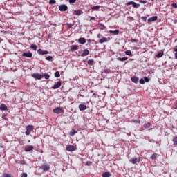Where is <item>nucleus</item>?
<instances>
[{
    "label": "nucleus",
    "instance_id": "f257e3e1",
    "mask_svg": "<svg viewBox=\"0 0 177 177\" xmlns=\"http://www.w3.org/2000/svg\"><path fill=\"white\" fill-rule=\"evenodd\" d=\"M34 130V126L32 125H28L26 127V131L25 132V134L28 136L30 133H31V131Z\"/></svg>",
    "mask_w": 177,
    "mask_h": 177
},
{
    "label": "nucleus",
    "instance_id": "f03ea898",
    "mask_svg": "<svg viewBox=\"0 0 177 177\" xmlns=\"http://www.w3.org/2000/svg\"><path fill=\"white\" fill-rule=\"evenodd\" d=\"M31 77H32V78H35V80H42V78H44V75L33 73L31 75Z\"/></svg>",
    "mask_w": 177,
    "mask_h": 177
},
{
    "label": "nucleus",
    "instance_id": "7ed1b4c3",
    "mask_svg": "<svg viewBox=\"0 0 177 177\" xmlns=\"http://www.w3.org/2000/svg\"><path fill=\"white\" fill-rule=\"evenodd\" d=\"M58 9L60 12H66L68 9V7L66 4H62L59 6Z\"/></svg>",
    "mask_w": 177,
    "mask_h": 177
},
{
    "label": "nucleus",
    "instance_id": "20e7f679",
    "mask_svg": "<svg viewBox=\"0 0 177 177\" xmlns=\"http://www.w3.org/2000/svg\"><path fill=\"white\" fill-rule=\"evenodd\" d=\"M127 6H129V5H132V6L136 8V9H138V8H139L140 6V4L136 3L134 1H129V2H127Z\"/></svg>",
    "mask_w": 177,
    "mask_h": 177
},
{
    "label": "nucleus",
    "instance_id": "39448f33",
    "mask_svg": "<svg viewBox=\"0 0 177 177\" xmlns=\"http://www.w3.org/2000/svg\"><path fill=\"white\" fill-rule=\"evenodd\" d=\"M53 113L55 114H61V113H63V108L57 107L53 109Z\"/></svg>",
    "mask_w": 177,
    "mask_h": 177
},
{
    "label": "nucleus",
    "instance_id": "423d86ee",
    "mask_svg": "<svg viewBox=\"0 0 177 177\" xmlns=\"http://www.w3.org/2000/svg\"><path fill=\"white\" fill-rule=\"evenodd\" d=\"M37 53L39 54V55H48L49 54V52L48 51H47V50H42V49H38L37 50Z\"/></svg>",
    "mask_w": 177,
    "mask_h": 177
},
{
    "label": "nucleus",
    "instance_id": "0eeeda50",
    "mask_svg": "<svg viewBox=\"0 0 177 177\" xmlns=\"http://www.w3.org/2000/svg\"><path fill=\"white\" fill-rule=\"evenodd\" d=\"M62 86V82L58 81L57 84H54L53 86H52V89H59Z\"/></svg>",
    "mask_w": 177,
    "mask_h": 177
},
{
    "label": "nucleus",
    "instance_id": "6e6552de",
    "mask_svg": "<svg viewBox=\"0 0 177 177\" xmlns=\"http://www.w3.org/2000/svg\"><path fill=\"white\" fill-rule=\"evenodd\" d=\"M22 57H32V53L30 51L28 53H24L21 55Z\"/></svg>",
    "mask_w": 177,
    "mask_h": 177
},
{
    "label": "nucleus",
    "instance_id": "1a4fd4ad",
    "mask_svg": "<svg viewBox=\"0 0 177 177\" xmlns=\"http://www.w3.org/2000/svg\"><path fill=\"white\" fill-rule=\"evenodd\" d=\"M34 150V147L32 145H28L24 148V151L28 152V151H32Z\"/></svg>",
    "mask_w": 177,
    "mask_h": 177
},
{
    "label": "nucleus",
    "instance_id": "9d476101",
    "mask_svg": "<svg viewBox=\"0 0 177 177\" xmlns=\"http://www.w3.org/2000/svg\"><path fill=\"white\" fill-rule=\"evenodd\" d=\"M129 161L131 164H136V162H139V161H140V158H132L131 159L129 160Z\"/></svg>",
    "mask_w": 177,
    "mask_h": 177
},
{
    "label": "nucleus",
    "instance_id": "9b49d317",
    "mask_svg": "<svg viewBox=\"0 0 177 177\" xmlns=\"http://www.w3.org/2000/svg\"><path fill=\"white\" fill-rule=\"evenodd\" d=\"M67 151H74L75 150L74 145H68L66 147Z\"/></svg>",
    "mask_w": 177,
    "mask_h": 177
},
{
    "label": "nucleus",
    "instance_id": "f8f14e48",
    "mask_svg": "<svg viewBox=\"0 0 177 177\" xmlns=\"http://www.w3.org/2000/svg\"><path fill=\"white\" fill-rule=\"evenodd\" d=\"M79 44H81V45H84V44H86V39L84 37H80L78 39Z\"/></svg>",
    "mask_w": 177,
    "mask_h": 177
},
{
    "label": "nucleus",
    "instance_id": "ddd939ff",
    "mask_svg": "<svg viewBox=\"0 0 177 177\" xmlns=\"http://www.w3.org/2000/svg\"><path fill=\"white\" fill-rule=\"evenodd\" d=\"M157 19H158V17L153 16V17L149 18L147 21H148V23H151L153 21H156V20H157Z\"/></svg>",
    "mask_w": 177,
    "mask_h": 177
},
{
    "label": "nucleus",
    "instance_id": "4468645a",
    "mask_svg": "<svg viewBox=\"0 0 177 177\" xmlns=\"http://www.w3.org/2000/svg\"><path fill=\"white\" fill-rule=\"evenodd\" d=\"M131 82H133L134 84H138V82H139V77L136 76L131 77Z\"/></svg>",
    "mask_w": 177,
    "mask_h": 177
},
{
    "label": "nucleus",
    "instance_id": "2eb2a0df",
    "mask_svg": "<svg viewBox=\"0 0 177 177\" xmlns=\"http://www.w3.org/2000/svg\"><path fill=\"white\" fill-rule=\"evenodd\" d=\"M41 169H43V171H49L50 167L48 165H43L41 166Z\"/></svg>",
    "mask_w": 177,
    "mask_h": 177
},
{
    "label": "nucleus",
    "instance_id": "dca6fc26",
    "mask_svg": "<svg viewBox=\"0 0 177 177\" xmlns=\"http://www.w3.org/2000/svg\"><path fill=\"white\" fill-rule=\"evenodd\" d=\"M79 110L80 111H84V110H86V105L82 104H80L79 105Z\"/></svg>",
    "mask_w": 177,
    "mask_h": 177
},
{
    "label": "nucleus",
    "instance_id": "f3484780",
    "mask_svg": "<svg viewBox=\"0 0 177 177\" xmlns=\"http://www.w3.org/2000/svg\"><path fill=\"white\" fill-rule=\"evenodd\" d=\"M88 55H89V50L88 49H84L81 56L82 57H84L85 56H88Z\"/></svg>",
    "mask_w": 177,
    "mask_h": 177
},
{
    "label": "nucleus",
    "instance_id": "a211bd4d",
    "mask_svg": "<svg viewBox=\"0 0 177 177\" xmlns=\"http://www.w3.org/2000/svg\"><path fill=\"white\" fill-rule=\"evenodd\" d=\"M109 34H113V35H118L120 34V30H109Z\"/></svg>",
    "mask_w": 177,
    "mask_h": 177
},
{
    "label": "nucleus",
    "instance_id": "6ab92c4d",
    "mask_svg": "<svg viewBox=\"0 0 177 177\" xmlns=\"http://www.w3.org/2000/svg\"><path fill=\"white\" fill-rule=\"evenodd\" d=\"M109 40H107V37H102V39H99L98 42L99 44H104V42H107Z\"/></svg>",
    "mask_w": 177,
    "mask_h": 177
},
{
    "label": "nucleus",
    "instance_id": "aec40b11",
    "mask_svg": "<svg viewBox=\"0 0 177 177\" xmlns=\"http://www.w3.org/2000/svg\"><path fill=\"white\" fill-rule=\"evenodd\" d=\"M0 110L5 111V110H8V106L5 105V104H1L0 106Z\"/></svg>",
    "mask_w": 177,
    "mask_h": 177
},
{
    "label": "nucleus",
    "instance_id": "412c9836",
    "mask_svg": "<svg viewBox=\"0 0 177 177\" xmlns=\"http://www.w3.org/2000/svg\"><path fill=\"white\" fill-rule=\"evenodd\" d=\"M73 15L80 16V15H82V11L81 10H75Z\"/></svg>",
    "mask_w": 177,
    "mask_h": 177
},
{
    "label": "nucleus",
    "instance_id": "4be33fe9",
    "mask_svg": "<svg viewBox=\"0 0 177 177\" xmlns=\"http://www.w3.org/2000/svg\"><path fill=\"white\" fill-rule=\"evenodd\" d=\"M98 28H100V30H104L106 28V26H104V24L100 23L98 24Z\"/></svg>",
    "mask_w": 177,
    "mask_h": 177
},
{
    "label": "nucleus",
    "instance_id": "5701e85b",
    "mask_svg": "<svg viewBox=\"0 0 177 177\" xmlns=\"http://www.w3.org/2000/svg\"><path fill=\"white\" fill-rule=\"evenodd\" d=\"M117 60H118L119 62H126V60H128V57H118L116 58Z\"/></svg>",
    "mask_w": 177,
    "mask_h": 177
},
{
    "label": "nucleus",
    "instance_id": "b1692460",
    "mask_svg": "<svg viewBox=\"0 0 177 177\" xmlns=\"http://www.w3.org/2000/svg\"><path fill=\"white\" fill-rule=\"evenodd\" d=\"M111 174L110 172H104L102 174V177H111Z\"/></svg>",
    "mask_w": 177,
    "mask_h": 177
},
{
    "label": "nucleus",
    "instance_id": "393cba45",
    "mask_svg": "<svg viewBox=\"0 0 177 177\" xmlns=\"http://www.w3.org/2000/svg\"><path fill=\"white\" fill-rule=\"evenodd\" d=\"M100 8V6H95L91 8V9L93 10H99Z\"/></svg>",
    "mask_w": 177,
    "mask_h": 177
},
{
    "label": "nucleus",
    "instance_id": "a878e982",
    "mask_svg": "<svg viewBox=\"0 0 177 177\" xmlns=\"http://www.w3.org/2000/svg\"><path fill=\"white\" fill-rule=\"evenodd\" d=\"M78 49V45H73L71 46V50H77Z\"/></svg>",
    "mask_w": 177,
    "mask_h": 177
},
{
    "label": "nucleus",
    "instance_id": "bb28decb",
    "mask_svg": "<svg viewBox=\"0 0 177 177\" xmlns=\"http://www.w3.org/2000/svg\"><path fill=\"white\" fill-rule=\"evenodd\" d=\"M43 77H44L45 80H49V78H50V75H49L48 73H44Z\"/></svg>",
    "mask_w": 177,
    "mask_h": 177
},
{
    "label": "nucleus",
    "instance_id": "cd10ccee",
    "mask_svg": "<svg viewBox=\"0 0 177 177\" xmlns=\"http://www.w3.org/2000/svg\"><path fill=\"white\" fill-rule=\"evenodd\" d=\"M174 146H177V136L173 138Z\"/></svg>",
    "mask_w": 177,
    "mask_h": 177
},
{
    "label": "nucleus",
    "instance_id": "c85d7f7f",
    "mask_svg": "<svg viewBox=\"0 0 177 177\" xmlns=\"http://www.w3.org/2000/svg\"><path fill=\"white\" fill-rule=\"evenodd\" d=\"M30 48H31V49H33V50H37V48H38V46H37V45H35V44H32L30 46Z\"/></svg>",
    "mask_w": 177,
    "mask_h": 177
},
{
    "label": "nucleus",
    "instance_id": "c756f323",
    "mask_svg": "<svg viewBox=\"0 0 177 177\" xmlns=\"http://www.w3.org/2000/svg\"><path fill=\"white\" fill-rule=\"evenodd\" d=\"M125 55H127V56H132V52H131V50H126Z\"/></svg>",
    "mask_w": 177,
    "mask_h": 177
},
{
    "label": "nucleus",
    "instance_id": "7c9ffc66",
    "mask_svg": "<svg viewBox=\"0 0 177 177\" xmlns=\"http://www.w3.org/2000/svg\"><path fill=\"white\" fill-rule=\"evenodd\" d=\"M76 133H77V131H75V130L72 129L70 132V135H71V136H74V135H75Z\"/></svg>",
    "mask_w": 177,
    "mask_h": 177
},
{
    "label": "nucleus",
    "instance_id": "2f4dec72",
    "mask_svg": "<svg viewBox=\"0 0 177 177\" xmlns=\"http://www.w3.org/2000/svg\"><path fill=\"white\" fill-rule=\"evenodd\" d=\"M162 56H164V53H159L156 55V57L158 58L162 57Z\"/></svg>",
    "mask_w": 177,
    "mask_h": 177
},
{
    "label": "nucleus",
    "instance_id": "473e14b6",
    "mask_svg": "<svg viewBox=\"0 0 177 177\" xmlns=\"http://www.w3.org/2000/svg\"><path fill=\"white\" fill-rule=\"evenodd\" d=\"M55 78H59L60 77V73L59 71H56L55 73Z\"/></svg>",
    "mask_w": 177,
    "mask_h": 177
},
{
    "label": "nucleus",
    "instance_id": "72a5a7b5",
    "mask_svg": "<svg viewBox=\"0 0 177 177\" xmlns=\"http://www.w3.org/2000/svg\"><path fill=\"white\" fill-rule=\"evenodd\" d=\"M150 127H151V124H150V122L144 124L145 128H150Z\"/></svg>",
    "mask_w": 177,
    "mask_h": 177
},
{
    "label": "nucleus",
    "instance_id": "f704fd0d",
    "mask_svg": "<svg viewBox=\"0 0 177 177\" xmlns=\"http://www.w3.org/2000/svg\"><path fill=\"white\" fill-rule=\"evenodd\" d=\"M156 158H157V153L152 154V156H151V159L156 160Z\"/></svg>",
    "mask_w": 177,
    "mask_h": 177
},
{
    "label": "nucleus",
    "instance_id": "c9c22d12",
    "mask_svg": "<svg viewBox=\"0 0 177 177\" xmlns=\"http://www.w3.org/2000/svg\"><path fill=\"white\" fill-rule=\"evenodd\" d=\"M52 59H53L52 56H48L46 57V60H48V62H52Z\"/></svg>",
    "mask_w": 177,
    "mask_h": 177
},
{
    "label": "nucleus",
    "instance_id": "e433bc0d",
    "mask_svg": "<svg viewBox=\"0 0 177 177\" xmlns=\"http://www.w3.org/2000/svg\"><path fill=\"white\" fill-rule=\"evenodd\" d=\"M49 3L50 5H55V3H56V0H50Z\"/></svg>",
    "mask_w": 177,
    "mask_h": 177
},
{
    "label": "nucleus",
    "instance_id": "4c0bfd02",
    "mask_svg": "<svg viewBox=\"0 0 177 177\" xmlns=\"http://www.w3.org/2000/svg\"><path fill=\"white\" fill-rule=\"evenodd\" d=\"M104 37H103V35H102L100 33H99L97 35V38H98V39H102V38H104Z\"/></svg>",
    "mask_w": 177,
    "mask_h": 177
},
{
    "label": "nucleus",
    "instance_id": "58836bf2",
    "mask_svg": "<svg viewBox=\"0 0 177 177\" xmlns=\"http://www.w3.org/2000/svg\"><path fill=\"white\" fill-rule=\"evenodd\" d=\"M93 62V59H89L88 61H87V64H89V66H91Z\"/></svg>",
    "mask_w": 177,
    "mask_h": 177
},
{
    "label": "nucleus",
    "instance_id": "ea45409f",
    "mask_svg": "<svg viewBox=\"0 0 177 177\" xmlns=\"http://www.w3.org/2000/svg\"><path fill=\"white\" fill-rule=\"evenodd\" d=\"M143 79L145 82H149V81H150V79H149L147 77H145Z\"/></svg>",
    "mask_w": 177,
    "mask_h": 177
},
{
    "label": "nucleus",
    "instance_id": "a19ab883",
    "mask_svg": "<svg viewBox=\"0 0 177 177\" xmlns=\"http://www.w3.org/2000/svg\"><path fill=\"white\" fill-rule=\"evenodd\" d=\"M145 79H143V78H141L140 80V84H141L142 85H143L144 84H145Z\"/></svg>",
    "mask_w": 177,
    "mask_h": 177
},
{
    "label": "nucleus",
    "instance_id": "79ce46f5",
    "mask_svg": "<svg viewBox=\"0 0 177 177\" xmlns=\"http://www.w3.org/2000/svg\"><path fill=\"white\" fill-rule=\"evenodd\" d=\"M86 165H87L88 167H89V165H92V162H91V161H87V162H86Z\"/></svg>",
    "mask_w": 177,
    "mask_h": 177
},
{
    "label": "nucleus",
    "instance_id": "37998d69",
    "mask_svg": "<svg viewBox=\"0 0 177 177\" xmlns=\"http://www.w3.org/2000/svg\"><path fill=\"white\" fill-rule=\"evenodd\" d=\"M77 2V0H69V3H75Z\"/></svg>",
    "mask_w": 177,
    "mask_h": 177
},
{
    "label": "nucleus",
    "instance_id": "c03bdc74",
    "mask_svg": "<svg viewBox=\"0 0 177 177\" xmlns=\"http://www.w3.org/2000/svg\"><path fill=\"white\" fill-rule=\"evenodd\" d=\"M171 6H172L173 8H175V9L177 8V4L175 3H172V4H171Z\"/></svg>",
    "mask_w": 177,
    "mask_h": 177
},
{
    "label": "nucleus",
    "instance_id": "a18cd8bd",
    "mask_svg": "<svg viewBox=\"0 0 177 177\" xmlns=\"http://www.w3.org/2000/svg\"><path fill=\"white\" fill-rule=\"evenodd\" d=\"M68 28H71L73 27V24H67Z\"/></svg>",
    "mask_w": 177,
    "mask_h": 177
},
{
    "label": "nucleus",
    "instance_id": "49530a36",
    "mask_svg": "<svg viewBox=\"0 0 177 177\" xmlns=\"http://www.w3.org/2000/svg\"><path fill=\"white\" fill-rule=\"evenodd\" d=\"M131 42H138V39H131Z\"/></svg>",
    "mask_w": 177,
    "mask_h": 177
},
{
    "label": "nucleus",
    "instance_id": "de8ad7c7",
    "mask_svg": "<svg viewBox=\"0 0 177 177\" xmlns=\"http://www.w3.org/2000/svg\"><path fill=\"white\" fill-rule=\"evenodd\" d=\"M174 52H176L175 53V57H176V59H177V48L174 49Z\"/></svg>",
    "mask_w": 177,
    "mask_h": 177
},
{
    "label": "nucleus",
    "instance_id": "09e8293b",
    "mask_svg": "<svg viewBox=\"0 0 177 177\" xmlns=\"http://www.w3.org/2000/svg\"><path fill=\"white\" fill-rule=\"evenodd\" d=\"M142 19L144 21H146L147 20V17H142Z\"/></svg>",
    "mask_w": 177,
    "mask_h": 177
},
{
    "label": "nucleus",
    "instance_id": "8fccbe9b",
    "mask_svg": "<svg viewBox=\"0 0 177 177\" xmlns=\"http://www.w3.org/2000/svg\"><path fill=\"white\" fill-rule=\"evenodd\" d=\"M21 177H27V173H23Z\"/></svg>",
    "mask_w": 177,
    "mask_h": 177
},
{
    "label": "nucleus",
    "instance_id": "3c124183",
    "mask_svg": "<svg viewBox=\"0 0 177 177\" xmlns=\"http://www.w3.org/2000/svg\"><path fill=\"white\" fill-rule=\"evenodd\" d=\"M146 2H147L146 1H140V3H146Z\"/></svg>",
    "mask_w": 177,
    "mask_h": 177
},
{
    "label": "nucleus",
    "instance_id": "603ef678",
    "mask_svg": "<svg viewBox=\"0 0 177 177\" xmlns=\"http://www.w3.org/2000/svg\"><path fill=\"white\" fill-rule=\"evenodd\" d=\"M92 20H95V17H92L90 19V21H92Z\"/></svg>",
    "mask_w": 177,
    "mask_h": 177
},
{
    "label": "nucleus",
    "instance_id": "864d4df0",
    "mask_svg": "<svg viewBox=\"0 0 177 177\" xmlns=\"http://www.w3.org/2000/svg\"><path fill=\"white\" fill-rule=\"evenodd\" d=\"M3 118L4 120H6V115H3Z\"/></svg>",
    "mask_w": 177,
    "mask_h": 177
},
{
    "label": "nucleus",
    "instance_id": "5fc2aeb1",
    "mask_svg": "<svg viewBox=\"0 0 177 177\" xmlns=\"http://www.w3.org/2000/svg\"><path fill=\"white\" fill-rule=\"evenodd\" d=\"M93 96H94V97H96L97 95L95 94V93H93Z\"/></svg>",
    "mask_w": 177,
    "mask_h": 177
},
{
    "label": "nucleus",
    "instance_id": "6e6d98bb",
    "mask_svg": "<svg viewBox=\"0 0 177 177\" xmlns=\"http://www.w3.org/2000/svg\"><path fill=\"white\" fill-rule=\"evenodd\" d=\"M88 42H91V39H88Z\"/></svg>",
    "mask_w": 177,
    "mask_h": 177
}]
</instances>
